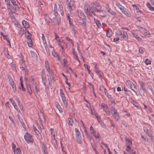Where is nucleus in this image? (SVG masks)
Here are the masks:
<instances>
[{
  "mask_svg": "<svg viewBox=\"0 0 154 154\" xmlns=\"http://www.w3.org/2000/svg\"><path fill=\"white\" fill-rule=\"evenodd\" d=\"M58 11L60 12V14L62 16H64V13L63 5L60 4H58L57 5L56 3H55L54 5V15H58Z\"/></svg>",
  "mask_w": 154,
  "mask_h": 154,
  "instance_id": "1",
  "label": "nucleus"
},
{
  "mask_svg": "<svg viewBox=\"0 0 154 154\" xmlns=\"http://www.w3.org/2000/svg\"><path fill=\"white\" fill-rule=\"evenodd\" d=\"M84 12L88 17H92V14L95 15V14L93 11L92 7L91 8L88 4H86L85 5Z\"/></svg>",
  "mask_w": 154,
  "mask_h": 154,
  "instance_id": "2",
  "label": "nucleus"
},
{
  "mask_svg": "<svg viewBox=\"0 0 154 154\" xmlns=\"http://www.w3.org/2000/svg\"><path fill=\"white\" fill-rule=\"evenodd\" d=\"M45 67L46 71L50 75L48 78L49 81H51L52 80H53L54 78L53 76V72L52 70L50 68L48 63L47 61L45 62Z\"/></svg>",
  "mask_w": 154,
  "mask_h": 154,
  "instance_id": "3",
  "label": "nucleus"
},
{
  "mask_svg": "<svg viewBox=\"0 0 154 154\" xmlns=\"http://www.w3.org/2000/svg\"><path fill=\"white\" fill-rule=\"evenodd\" d=\"M90 130L91 134H92L96 139H99L100 138V134L98 132L94 129L91 126L90 128Z\"/></svg>",
  "mask_w": 154,
  "mask_h": 154,
  "instance_id": "4",
  "label": "nucleus"
},
{
  "mask_svg": "<svg viewBox=\"0 0 154 154\" xmlns=\"http://www.w3.org/2000/svg\"><path fill=\"white\" fill-rule=\"evenodd\" d=\"M24 138L27 143H33L34 140L32 136L28 133L26 134L24 136Z\"/></svg>",
  "mask_w": 154,
  "mask_h": 154,
  "instance_id": "5",
  "label": "nucleus"
},
{
  "mask_svg": "<svg viewBox=\"0 0 154 154\" xmlns=\"http://www.w3.org/2000/svg\"><path fill=\"white\" fill-rule=\"evenodd\" d=\"M8 79L10 84L14 92V93H16L17 92V87L16 84L14 82L11 77L9 76Z\"/></svg>",
  "mask_w": 154,
  "mask_h": 154,
  "instance_id": "6",
  "label": "nucleus"
},
{
  "mask_svg": "<svg viewBox=\"0 0 154 154\" xmlns=\"http://www.w3.org/2000/svg\"><path fill=\"white\" fill-rule=\"evenodd\" d=\"M101 106L103 108V110L105 112L107 115L109 116L110 115V109L108 106L106 104L102 103Z\"/></svg>",
  "mask_w": 154,
  "mask_h": 154,
  "instance_id": "7",
  "label": "nucleus"
},
{
  "mask_svg": "<svg viewBox=\"0 0 154 154\" xmlns=\"http://www.w3.org/2000/svg\"><path fill=\"white\" fill-rule=\"evenodd\" d=\"M60 94L61 98H62L63 103L65 106H67V103L66 100V98L65 97L64 92L62 89L60 90Z\"/></svg>",
  "mask_w": 154,
  "mask_h": 154,
  "instance_id": "8",
  "label": "nucleus"
},
{
  "mask_svg": "<svg viewBox=\"0 0 154 154\" xmlns=\"http://www.w3.org/2000/svg\"><path fill=\"white\" fill-rule=\"evenodd\" d=\"M67 8L70 11L72 10V7L74 3V0H68L66 2Z\"/></svg>",
  "mask_w": 154,
  "mask_h": 154,
  "instance_id": "9",
  "label": "nucleus"
},
{
  "mask_svg": "<svg viewBox=\"0 0 154 154\" xmlns=\"http://www.w3.org/2000/svg\"><path fill=\"white\" fill-rule=\"evenodd\" d=\"M81 19H82V22L80 21H81V20H80L79 21V20H78V21L79 22L80 25L82 26L84 28H85L86 26V17H82Z\"/></svg>",
  "mask_w": 154,
  "mask_h": 154,
  "instance_id": "10",
  "label": "nucleus"
},
{
  "mask_svg": "<svg viewBox=\"0 0 154 154\" xmlns=\"http://www.w3.org/2000/svg\"><path fill=\"white\" fill-rule=\"evenodd\" d=\"M53 19V22L55 24H60L61 20L58 15H55V17H54Z\"/></svg>",
  "mask_w": 154,
  "mask_h": 154,
  "instance_id": "11",
  "label": "nucleus"
},
{
  "mask_svg": "<svg viewBox=\"0 0 154 154\" xmlns=\"http://www.w3.org/2000/svg\"><path fill=\"white\" fill-rule=\"evenodd\" d=\"M11 2L13 5L15 7L14 9H13V10H12L11 12L13 13H14L16 11V9L19 8L18 5L16 4V1L15 0H11Z\"/></svg>",
  "mask_w": 154,
  "mask_h": 154,
  "instance_id": "12",
  "label": "nucleus"
},
{
  "mask_svg": "<svg viewBox=\"0 0 154 154\" xmlns=\"http://www.w3.org/2000/svg\"><path fill=\"white\" fill-rule=\"evenodd\" d=\"M77 17L79 18V20H81V18L83 17H85L83 12L81 10H78L77 11Z\"/></svg>",
  "mask_w": 154,
  "mask_h": 154,
  "instance_id": "13",
  "label": "nucleus"
},
{
  "mask_svg": "<svg viewBox=\"0 0 154 154\" xmlns=\"http://www.w3.org/2000/svg\"><path fill=\"white\" fill-rule=\"evenodd\" d=\"M59 46L63 50L64 49V47H66L67 46L66 44L64 42L63 40H61V41L58 43Z\"/></svg>",
  "mask_w": 154,
  "mask_h": 154,
  "instance_id": "14",
  "label": "nucleus"
},
{
  "mask_svg": "<svg viewBox=\"0 0 154 154\" xmlns=\"http://www.w3.org/2000/svg\"><path fill=\"white\" fill-rule=\"evenodd\" d=\"M128 83L129 86L131 87V89L136 94H137V92L134 90V89L136 88V87L130 81H128Z\"/></svg>",
  "mask_w": 154,
  "mask_h": 154,
  "instance_id": "15",
  "label": "nucleus"
},
{
  "mask_svg": "<svg viewBox=\"0 0 154 154\" xmlns=\"http://www.w3.org/2000/svg\"><path fill=\"white\" fill-rule=\"evenodd\" d=\"M140 31L143 35H150L149 32L146 29L142 27H140Z\"/></svg>",
  "mask_w": 154,
  "mask_h": 154,
  "instance_id": "16",
  "label": "nucleus"
},
{
  "mask_svg": "<svg viewBox=\"0 0 154 154\" xmlns=\"http://www.w3.org/2000/svg\"><path fill=\"white\" fill-rule=\"evenodd\" d=\"M97 7H98V8H97L96 7H93L92 8L94 11V12L95 13V12H101L102 11V7L101 6L98 7L99 4H97L96 5Z\"/></svg>",
  "mask_w": 154,
  "mask_h": 154,
  "instance_id": "17",
  "label": "nucleus"
},
{
  "mask_svg": "<svg viewBox=\"0 0 154 154\" xmlns=\"http://www.w3.org/2000/svg\"><path fill=\"white\" fill-rule=\"evenodd\" d=\"M131 35L134 38H135L139 42H142L143 41L142 39L140 38L138 35L136 33L134 32H131Z\"/></svg>",
  "mask_w": 154,
  "mask_h": 154,
  "instance_id": "18",
  "label": "nucleus"
},
{
  "mask_svg": "<svg viewBox=\"0 0 154 154\" xmlns=\"http://www.w3.org/2000/svg\"><path fill=\"white\" fill-rule=\"evenodd\" d=\"M35 51H30V54L31 57L34 60H37V55L36 54V51L35 50Z\"/></svg>",
  "mask_w": 154,
  "mask_h": 154,
  "instance_id": "19",
  "label": "nucleus"
},
{
  "mask_svg": "<svg viewBox=\"0 0 154 154\" xmlns=\"http://www.w3.org/2000/svg\"><path fill=\"white\" fill-rule=\"evenodd\" d=\"M122 12L127 16L130 17L131 16V12L125 8L122 10Z\"/></svg>",
  "mask_w": 154,
  "mask_h": 154,
  "instance_id": "20",
  "label": "nucleus"
},
{
  "mask_svg": "<svg viewBox=\"0 0 154 154\" xmlns=\"http://www.w3.org/2000/svg\"><path fill=\"white\" fill-rule=\"evenodd\" d=\"M22 24L24 28L26 29H28L29 28V25L28 23L25 20H23L22 21Z\"/></svg>",
  "mask_w": 154,
  "mask_h": 154,
  "instance_id": "21",
  "label": "nucleus"
},
{
  "mask_svg": "<svg viewBox=\"0 0 154 154\" xmlns=\"http://www.w3.org/2000/svg\"><path fill=\"white\" fill-rule=\"evenodd\" d=\"M110 110L111 112L112 116H113L115 114H116L118 113L117 112L116 109L115 107L113 106H112V107H111Z\"/></svg>",
  "mask_w": 154,
  "mask_h": 154,
  "instance_id": "22",
  "label": "nucleus"
},
{
  "mask_svg": "<svg viewBox=\"0 0 154 154\" xmlns=\"http://www.w3.org/2000/svg\"><path fill=\"white\" fill-rule=\"evenodd\" d=\"M20 68L22 70L23 69H25L26 68H27L25 62L23 60H22V62L21 63Z\"/></svg>",
  "mask_w": 154,
  "mask_h": 154,
  "instance_id": "23",
  "label": "nucleus"
},
{
  "mask_svg": "<svg viewBox=\"0 0 154 154\" xmlns=\"http://www.w3.org/2000/svg\"><path fill=\"white\" fill-rule=\"evenodd\" d=\"M26 37L27 39L31 38H32L31 34L28 30L26 29V32L25 33Z\"/></svg>",
  "mask_w": 154,
  "mask_h": 154,
  "instance_id": "24",
  "label": "nucleus"
},
{
  "mask_svg": "<svg viewBox=\"0 0 154 154\" xmlns=\"http://www.w3.org/2000/svg\"><path fill=\"white\" fill-rule=\"evenodd\" d=\"M42 78L43 83L46 88V83L47 82V80L46 78L45 75H42Z\"/></svg>",
  "mask_w": 154,
  "mask_h": 154,
  "instance_id": "25",
  "label": "nucleus"
},
{
  "mask_svg": "<svg viewBox=\"0 0 154 154\" xmlns=\"http://www.w3.org/2000/svg\"><path fill=\"white\" fill-rule=\"evenodd\" d=\"M106 36L108 37H110L112 35V32L111 29H108L106 32Z\"/></svg>",
  "mask_w": 154,
  "mask_h": 154,
  "instance_id": "26",
  "label": "nucleus"
},
{
  "mask_svg": "<svg viewBox=\"0 0 154 154\" xmlns=\"http://www.w3.org/2000/svg\"><path fill=\"white\" fill-rule=\"evenodd\" d=\"M51 143L54 145H56L57 144V141L55 140V134H53V136H51Z\"/></svg>",
  "mask_w": 154,
  "mask_h": 154,
  "instance_id": "27",
  "label": "nucleus"
},
{
  "mask_svg": "<svg viewBox=\"0 0 154 154\" xmlns=\"http://www.w3.org/2000/svg\"><path fill=\"white\" fill-rule=\"evenodd\" d=\"M108 98L109 100L112 103H115V100L112 97V96L110 94H108L106 96Z\"/></svg>",
  "mask_w": 154,
  "mask_h": 154,
  "instance_id": "28",
  "label": "nucleus"
},
{
  "mask_svg": "<svg viewBox=\"0 0 154 154\" xmlns=\"http://www.w3.org/2000/svg\"><path fill=\"white\" fill-rule=\"evenodd\" d=\"M122 36L123 38L125 40H127L128 38L127 32H125L124 31H123V33Z\"/></svg>",
  "mask_w": 154,
  "mask_h": 154,
  "instance_id": "29",
  "label": "nucleus"
},
{
  "mask_svg": "<svg viewBox=\"0 0 154 154\" xmlns=\"http://www.w3.org/2000/svg\"><path fill=\"white\" fill-rule=\"evenodd\" d=\"M27 43L29 47H32V42L31 38L27 39Z\"/></svg>",
  "mask_w": 154,
  "mask_h": 154,
  "instance_id": "30",
  "label": "nucleus"
},
{
  "mask_svg": "<svg viewBox=\"0 0 154 154\" xmlns=\"http://www.w3.org/2000/svg\"><path fill=\"white\" fill-rule=\"evenodd\" d=\"M94 21L96 23L97 27L99 28H101V25L100 22L97 19H95Z\"/></svg>",
  "mask_w": 154,
  "mask_h": 154,
  "instance_id": "31",
  "label": "nucleus"
},
{
  "mask_svg": "<svg viewBox=\"0 0 154 154\" xmlns=\"http://www.w3.org/2000/svg\"><path fill=\"white\" fill-rule=\"evenodd\" d=\"M113 119L116 121L119 120L120 119V116L118 113L112 116Z\"/></svg>",
  "mask_w": 154,
  "mask_h": 154,
  "instance_id": "32",
  "label": "nucleus"
},
{
  "mask_svg": "<svg viewBox=\"0 0 154 154\" xmlns=\"http://www.w3.org/2000/svg\"><path fill=\"white\" fill-rule=\"evenodd\" d=\"M67 123L69 125L72 126L73 124V120L71 118L69 117L67 119Z\"/></svg>",
  "mask_w": 154,
  "mask_h": 154,
  "instance_id": "33",
  "label": "nucleus"
},
{
  "mask_svg": "<svg viewBox=\"0 0 154 154\" xmlns=\"http://www.w3.org/2000/svg\"><path fill=\"white\" fill-rule=\"evenodd\" d=\"M20 86H19V88L20 89H22L23 91H25L26 89L24 88L23 84V81L20 82Z\"/></svg>",
  "mask_w": 154,
  "mask_h": 154,
  "instance_id": "34",
  "label": "nucleus"
},
{
  "mask_svg": "<svg viewBox=\"0 0 154 154\" xmlns=\"http://www.w3.org/2000/svg\"><path fill=\"white\" fill-rule=\"evenodd\" d=\"M146 6L147 8L151 11H154V8L152 6L151 4L149 3H146Z\"/></svg>",
  "mask_w": 154,
  "mask_h": 154,
  "instance_id": "35",
  "label": "nucleus"
},
{
  "mask_svg": "<svg viewBox=\"0 0 154 154\" xmlns=\"http://www.w3.org/2000/svg\"><path fill=\"white\" fill-rule=\"evenodd\" d=\"M125 141L126 142L127 146H130L132 144V142L130 139L128 138H125Z\"/></svg>",
  "mask_w": 154,
  "mask_h": 154,
  "instance_id": "36",
  "label": "nucleus"
},
{
  "mask_svg": "<svg viewBox=\"0 0 154 154\" xmlns=\"http://www.w3.org/2000/svg\"><path fill=\"white\" fill-rule=\"evenodd\" d=\"M6 3L7 4V5L8 8L10 9L11 11L13 9H11L12 6L10 4V1H9V2Z\"/></svg>",
  "mask_w": 154,
  "mask_h": 154,
  "instance_id": "37",
  "label": "nucleus"
},
{
  "mask_svg": "<svg viewBox=\"0 0 154 154\" xmlns=\"http://www.w3.org/2000/svg\"><path fill=\"white\" fill-rule=\"evenodd\" d=\"M33 128L35 132L37 135H39L40 134V133L38 130L34 125H33Z\"/></svg>",
  "mask_w": 154,
  "mask_h": 154,
  "instance_id": "38",
  "label": "nucleus"
},
{
  "mask_svg": "<svg viewBox=\"0 0 154 154\" xmlns=\"http://www.w3.org/2000/svg\"><path fill=\"white\" fill-rule=\"evenodd\" d=\"M116 5L117 7L121 10L122 11L124 10L125 8L122 6L119 3H117L116 4Z\"/></svg>",
  "mask_w": 154,
  "mask_h": 154,
  "instance_id": "39",
  "label": "nucleus"
},
{
  "mask_svg": "<svg viewBox=\"0 0 154 154\" xmlns=\"http://www.w3.org/2000/svg\"><path fill=\"white\" fill-rule=\"evenodd\" d=\"M55 38H54V39L57 41L58 43L60 42L61 40H63L60 39L59 38V37L57 36V35L55 33Z\"/></svg>",
  "mask_w": 154,
  "mask_h": 154,
  "instance_id": "40",
  "label": "nucleus"
},
{
  "mask_svg": "<svg viewBox=\"0 0 154 154\" xmlns=\"http://www.w3.org/2000/svg\"><path fill=\"white\" fill-rule=\"evenodd\" d=\"M45 18L46 23H49L50 22L51 19L49 17L45 15Z\"/></svg>",
  "mask_w": 154,
  "mask_h": 154,
  "instance_id": "41",
  "label": "nucleus"
},
{
  "mask_svg": "<svg viewBox=\"0 0 154 154\" xmlns=\"http://www.w3.org/2000/svg\"><path fill=\"white\" fill-rule=\"evenodd\" d=\"M18 119L22 126L24 128H25L26 125H25L24 122H23V119L19 117H18Z\"/></svg>",
  "mask_w": 154,
  "mask_h": 154,
  "instance_id": "42",
  "label": "nucleus"
},
{
  "mask_svg": "<svg viewBox=\"0 0 154 154\" xmlns=\"http://www.w3.org/2000/svg\"><path fill=\"white\" fill-rule=\"evenodd\" d=\"M60 61L62 64H63L64 66H66V64L67 63V61L65 58L63 59L62 60Z\"/></svg>",
  "mask_w": 154,
  "mask_h": 154,
  "instance_id": "43",
  "label": "nucleus"
},
{
  "mask_svg": "<svg viewBox=\"0 0 154 154\" xmlns=\"http://www.w3.org/2000/svg\"><path fill=\"white\" fill-rule=\"evenodd\" d=\"M42 41L45 49L47 51V49L48 48V46L46 43V40L45 39H44V40H42Z\"/></svg>",
  "mask_w": 154,
  "mask_h": 154,
  "instance_id": "44",
  "label": "nucleus"
},
{
  "mask_svg": "<svg viewBox=\"0 0 154 154\" xmlns=\"http://www.w3.org/2000/svg\"><path fill=\"white\" fill-rule=\"evenodd\" d=\"M17 101L18 103V105L20 108L23 111L24 110L23 109V105L20 104V101L18 99L17 100Z\"/></svg>",
  "mask_w": 154,
  "mask_h": 154,
  "instance_id": "45",
  "label": "nucleus"
},
{
  "mask_svg": "<svg viewBox=\"0 0 154 154\" xmlns=\"http://www.w3.org/2000/svg\"><path fill=\"white\" fill-rule=\"evenodd\" d=\"M16 153V154H22V152L20 149L17 148L15 150V153Z\"/></svg>",
  "mask_w": 154,
  "mask_h": 154,
  "instance_id": "46",
  "label": "nucleus"
},
{
  "mask_svg": "<svg viewBox=\"0 0 154 154\" xmlns=\"http://www.w3.org/2000/svg\"><path fill=\"white\" fill-rule=\"evenodd\" d=\"M144 62L147 65L150 64L151 63V61L147 58L145 60Z\"/></svg>",
  "mask_w": 154,
  "mask_h": 154,
  "instance_id": "47",
  "label": "nucleus"
},
{
  "mask_svg": "<svg viewBox=\"0 0 154 154\" xmlns=\"http://www.w3.org/2000/svg\"><path fill=\"white\" fill-rule=\"evenodd\" d=\"M132 6L133 7H135V8L137 10V12H139L140 13L141 12V11L139 10V8L135 4L132 5Z\"/></svg>",
  "mask_w": 154,
  "mask_h": 154,
  "instance_id": "48",
  "label": "nucleus"
},
{
  "mask_svg": "<svg viewBox=\"0 0 154 154\" xmlns=\"http://www.w3.org/2000/svg\"><path fill=\"white\" fill-rule=\"evenodd\" d=\"M76 139L78 142L79 143H81V135L76 136Z\"/></svg>",
  "mask_w": 154,
  "mask_h": 154,
  "instance_id": "49",
  "label": "nucleus"
},
{
  "mask_svg": "<svg viewBox=\"0 0 154 154\" xmlns=\"http://www.w3.org/2000/svg\"><path fill=\"white\" fill-rule=\"evenodd\" d=\"M12 149L14 151V153H15V149L16 147V145L13 143H12Z\"/></svg>",
  "mask_w": 154,
  "mask_h": 154,
  "instance_id": "50",
  "label": "nucleus"
},
{
  "mask_svg": "<svg viewBox=\"0 0 154 154\" xmlns=\"http://www.w3.org/2000/svg\"><path fill=\"white\" fill-rule=\"evenodd\" d=\"M24 72V74L26 76H27L28 75V69L26 68L25 69H23L22 70Z\"/></svg>",
  "mask_w": 154,
  "mask_h": 154,
  "instance_id": "51",
  "label": "nucleus"
},
{
  "mask_svg": "<svg viewBox=\"0 0 154 154\" xmlns=\"http://www.w3.org/2000/svg\"><path fill=\"white\" fill-rule=\"evenodd\" d=\"M123 33V31L119 30L117 32V35L119 36H122Z\"/></svg>",
  "mask_w": 154,
  "mask_h": 154,
  "instance_id": "52",
  "label": "nucleus"
},
{
  "mask_svg": "<svg viewBox=\"0 0 154 154\" xmlns=\"http://www.w3.org/2000/svg\"><path fill=\"white\" fill-rule=\"evenodd\" d=\"M107 11L108 12L110 13V14L113 15H115L116 14V13L115 12L111 10L110 9H109Z\"/></svg>",
  "mask_w": 154,
  "mask_h": 154,
  "instance_id": "53",
  "label": "nucleus"
},
{
  "mask_svg": "<svg viewBox=\"0 0 154 154\" xmlns=\"http://www.w3.org/2000/svg\"><path fill=\"white\" fill-rule=\"evenodd\" d=\"M69 24L71 25V26H70V28L72 29V30L74 31L75 29L74 27V26L72 24V23L71 22V20H69Z\"/></svg>",
  "mask_w": 154,
  "mask_h": 154,
  "instance_id": "54",
  "label": "nucleus"
},
{
  "mask_svg": "<svg viewBox=\"0 0 154 154\" xmlns=\"http://www.w3.org/2000/svg\"><path fill=\"white\" fill-rule=\"evenodd\" d=\"M4 38V39H5L8 42V43L10 45V42L9 40V38H8V37L7 36L5 35V38Z\"/></svg>",
  "mask_w": 154,
  "mask_h": 154,
  "instance_id": "55",
  "label": "nucleus"
},
{
  "mask_svg": "<svg viewBox=\"0 0 154 154\" xmlns=\"http://www.w3.org/2000/svg\"><path fill=\"white\" fill-rule=\"evenodd\" d=\"M131 148L130 146H129L127 145L126 147V150L127 151L130 152L131 150Z\"/></svg>",
  "mask_w": 154,
  "mask_h": 154,
  "instance_id": "56",
  "label": "nucleus"
},
{
  "mask_svg": "<svg viewBox=\"0 0 154 154\" xmlns=\"http://www.w3.org/2000/svg\"><path fill=\"white\" fill-rule=\"evenodd\" d=\"M52 54L54 57H57V55H58L55 52L54 49H53V51H52Z\"/></svg>",
  "mask_w": 154,
  "mask_h": 154,
  "instance_id": "57",
  "label": "nucleus"
},
{
  "mask_svg": "<svg viewBox=\"0 0 154 154\" xmlns=\"http://www.w3.org/2000/svg\"><path fill=\"white\" fill-rule=\"evenodd\" d=\"M15 109L18 112H20V110L18 109L17 106L16 104H15L14 106H13Z\"/></svg>",
  "mask_w": 154,
  "mask_h": 154,
  "instance_id": "58",
  "label": "nucleus"
},
{
  "mask_svg": "<svg viewBox=\"0 0 154 154\" xmlns=\"http://www.w3.org/2000/svg\"><path fill=\"white\" fill-rule=\"evenodd\" d=\"M10 101H11L13 106L16 104V103L15 101L12 98H11L10 99Z\"/></svg>",
  "mask_w": 154,
  "mask_h": 154,
  "instance_id": "59",
  "label": "nucleus"
},
{
  "mask_svg": "<svg viewBox=\"0 0 154 154\" xmlns=\"http://www.w3.org/2000/svg\"><path fill=\"white\" fill-rule=\"evenodd\" d=\"M73 56L74 57L75 59L77 60L79 62H80L79 60L78 59V57L77 56V55L75 53H73Z\"/></svg>",
  "mask_w": 154,
  "mask_h": 154,
  "instance_id": "60",
  "label": "nucleus"
},
{
  "mask_svg": "<svg viewBox=\"0 0 154 154\" xmlns=\"http://www.w3.org/2000/svg\"><path fill=\"white\" fill-rule=\"evenodd\" d=\"M92 146L93 149L94 151L95 152L96 154H99L97 152L96 149L95 148V146H94L92 144Z\"/></svg>",
  "mask_w": 154,
  "mask_h": 154,
  "instance_id": "61",
  "label": "nucleus"
},
{
  "mask_svg": "<svg viewBox=\"0 0 154 154\" xmlns=\"http://www.w3.org/2000/svg\"><path fill=\"white\" fill-rule=\"evenodd\" d=\"M143 131L146 133L147 132H148V128L147 127H143Z\"/></svg>",
  "mask_w": 154,
  "mask_h": 154,
  "instance_id": "62",
  "label": "nucleus"
},
{
  "mask_svg": "<svg viewBox=\"0 0 154 154\" xmlns=\"http://www.w3.org/2000/svg\"><path fill=\"white\" fill-rule=\"evenodd\" d=\"M28 92L29 94L30 95H32V91L31 88H30V89H27Z\"/></svg>",
  "mask_w": 154,
  "mask_h": 154,
  "instance_id": "63",
  "label": "nucleus"
},
{
  "mask_svg": "<svg viewBox=\"0 0 154 154\" xmlns=\"http://www.w3.org/2000/svg\"><path fill=\"white\" fill-rule=\"evenodd\" d=\"M140 84L142 88L144 87L145 86L144 83L142 82H140Z\"/></svg>",
  "mask_w": 154,
  "mask_h": 154,
  "instance_id": "64",
  "label": "nucleus"
}]
</instances>
